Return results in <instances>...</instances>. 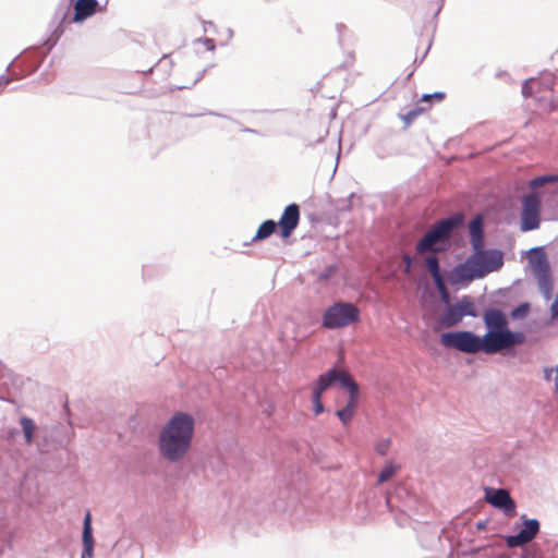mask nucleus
Here are the masks:
<instances>
[{
  "instance_id": "5701e85b",
  "label": "nucleus",
  "mask_w": 558,
  "mask_h": 558,
  "mask_svg": "<svg viewBox=\"0 0 558 558\" xmlns=\"http://www.w3.org/2000/svg\"><path fill=\"white\" fill-rule=\"evenodd\" d=\"M400 469L399 465H396L393 463H388L384 466V469L378 474V484H383L387 482L389 478H391L396 472Z\"/></svg>"
},
{
  "instance_id": "dca6fc26",
  "label": "nucleus",
  "mask_w": 558,
  "mask_h": 558,
  "mask_svg": "<svg viewBox=\"0 0 558 558\" xmlns=\"http://www.w3.org/2000/svg\"><path fill=\"white\" fill-rule=\"evenodd\" d=\"M97 0H76L74 3L73 22L80 23L93 16L97 12H101Z\"/></svg>"
},
{
  "instance_id": "b1692460",
  "label": "nucleus",
  "mask_w": 558,
  "mask_h": 558,
  "mask_svg": "<svg viewBox=\"0 0 558 558\" xmlns=\"http://www.w3.org/2000/svg\"><path fill=\"white\" fill-rule=\"evenodd\" d=\"M553 182H558V175H542V177L534 178L530 182V186L532 189H537L547 183H553Z\"/></svg>"
},
{
  "instance_id": "a878e982",
  "label": "nucleus",
  "mask_w": 558,
  "mask_h": 558,
  "mask_svg": "<svg viewBox=\"0 0 558 558\" xmlns=\"http://www.w3.org/2000/svg\"><path fill=\"white\" fill-rule=\"evenodd\" d=\"M544 375L547 381L554 380L555 391H558V368H545Z\"/></svg>"
},
{
  "instance_id": "f03ea898",
  "label": "nucleus",
  "mask_w": 558,
  "mask_h": 558,
  "mask_svg": "<svg viewBox=\"0 0 558 558\" xmlns=\"http://www.w3.org/2000/svg\"><path fill=\"white\" fill-rule=\"evenodd\" d=\"M474 253L463 264L457 265L451 274L452 282H471L501 268L502 253L497 250L473 248Z\"/></svg>"
},
{
  "instance_id": "2f4dec72",
  "label": "nucleus",
  "mask_w": 558,
  "mask_h": 558,
  "mask_svg": "<svg viewBox=\"0 0 558 558\" xmlns=\"http://www.w3.org/2000/svg\"><path fill=\"white\" fill-rule=\"evenodd\" d=\"M413 112H415L416 117H420L426 111V108L424 107H415L412 109Z\"/></svg>"
},
{
  "instance_id": "20e7f679",
  "label": "nucleus",
  "mask_w": 558,
  "mask_h": 558,
  "mask_svg": "<svg viewBox=\"0 0 558 558\" xmlns=\"http://www.w3.org/2000/svg\"><path fill=\"white\" fill-rule=\"evenodd\" d=\"M360 308L350 302H336L323 314L322 324L327 329H342L360 323Z\"/></svg>"
},
{
  "instance_id": "39448f33",
  "label": "nucleus",
  "mask_w": 558,
  "mask_h": 558,
  "mask_svg": "<svg viewBox=\"0 0 558 558\" xmlns=\"http://www.w3.org/2000/svg\"><path fill=\"white\" fill-rule=\"evenodd\" d=\"M522 94L524 97L536 96L539 108L545 113H551L558 109V97L551 87L544 85L539 80L530 78L523 83Z\"/></svg>"
},
{
  "instance_id": "c85d7f7f",
  "label": "nucleus",
  "mask_w": 558,
  "mask_h": 558,
  "mask_svg": "<svg viewBox=\"0 0 558 558\" xmlns=\"http://www.w3.org/2000/svg\"><path fill=\"white\" fill-rule=\"evenodd\" d=\"M198 80V73H196L190 81L182 82V84H177L178 89L187 88L189 85L194 84Z\"/></svg>"
},
{
  "instance_id": "f3484780",
  "label": "nucleus",
  "mask_w": 558,
  "mask_h": 558,
  "mask_svg": "<svg viewBox=\"0 0 558 558\" xmlns=\"http://www.w3.org/2000/svg\"><path fill=\"white\" fill-rule=\"evenodd\" d=\"M470 238L473 248L484 247L483 219L476 216L469 225Z\"/></svg>"
},
{
  "instance_id": "c756f323",
  "label": "nucleus",
  "mask_w": 558,
  "mask_h": 558,
  "mask_svg": "<svg viewBox=\"0 0 558 558\" xmlns=\"http://www.w3.org/2000/svg\"><path fill=\"white\" fill-rule=\"evenodd\" d=\"M402 260L404 263V272L409 274L411 270L412 258H411V256L405 254V255H403Z\"/></svg>"
},
{
  "instance_id": "bb28decb",
  "label": "nucleus",
  "mask_w": 558,
  "mask_h": 558,
  "mask_svg": "<svg viewBox=\"0 0 558 558\" xmlns=\"http://www.w3.org/2000/svg\"><path fill=\"white\" fill-rule=\"evenodd\" d=\"M445 98V94L441 92H437L434 94H425L422 96L421 101L422 102H432L433 100L441 101Z\"/></svg>"
},
{
  "instance_id": "7c9ffc66",
  "label": "nucleus",
  "mask_w": 558,
  "mask_h": 558,
  "mask_svg": "<svg viewBox=\"0 0 558 558\" xmlns=\"http://www.w3.org/2000/svg\"><path fill=\"white\" fill-rule=\"evenodd\" d=\"M416 114L415 112H413L412 110H410L407 114L403 116V121L407 123V124H411L415 119H416Z\"/></svg>"
},
{
  "instance_id": "cd10ccee",
  "label": "nucleus",
  "mask_w": 558,
  "mask_h": 558,
  "mask_svg": "<svg viewBox=\"0 0 558 558\" xmlns=\"http://www.w3.org/2000/svg\"><path fill=\"white\" fill-rule=\"evenodd\" d=\"M389 445V440H383L376 445L375 450L378 454L385 456L388 452Z\"/></svg>"
},
{
  "instance_id": "4468645a",
  "label": "nucleus",
  "mask_w": 558,
  "mask_h": 558,
  "mask_svg": "<svg viewBox=\"0 0 558 558\" xmlns=\"http://www.w3.org/2000/svg\"><path fill=\"white\" fill-rule=\"evenodd\" d=\"M159 450L169 461H174V416L168 421L161 430Z\"/></svg>"
},
{
  "instance_id": "a211bd4d",
  "label": "nucleus",
  "mask_w": 558,
  "mask_h": 558,
  "mask_svg": "<svg viewBox=\"0 0 558 558\" xmlns=\"http://www.w3.org/2000/svg\"><path fill=\"white\" fill-rule=\"evenodd\" d=\"M83 544H84L85 554L87 556L92 557L93 549H94V538H93V534H92V515L89 512H87L84 518Z\"/></svg>"
},
{
  "instance_id": "412c9836",
  "label": "nucleus",
  "mask_w": 558,
  "mask_h": 558,
  "mask_svg": "<svg viewBox=\"0 0 558 558\" xmlns=\"http://www.w3.org/2000/svg\"><path fill=\"white\" fill-rule=\"evenodd\" d=\"M456 305L462 318L464 316H476L475 305L470 296H463L459 302L456 303Z\"/></svg>"
},
{
  "instance_id": "0eeeda50",
  "label": "nucleus",
  "mask_w": 558,
  "mask_h": 558,
  "mask_svg": "<svg viewBox=\"0 0 558 558\" xmlns=\"http://www.w3.org/2000/svg\"><path fill=\"white\" fill-rule=\"evenodd\" d=\"M194 435V418L186 413H177V460L187 453Z\"/></svg>"
},
{
  "instance_id": "2eb2a0df",
  "label": "nucleus",
  "mask_w": 558,
  "mask_h": 558,
  "mask_svg": "<svg viewBox=\"0 0 558 558\" xmlns=\"http://www.w3.org/2000/svg\"><path fill=\"white\" fill-rule=\"evenodd\" d=\"M424 262H425V266H426L427 270L429 271L430 276L433 277V280H434L438 291L441 293L442 300L445 302H448L449 295H448V291H447L446 284L444 282V279L440 275L438 257L434 256V255H428L424 258Z\"/></svg>"
},
{
  "instance_id": "6ab92c4d",
  "label": "nucleus",
  "mask_w": 558,
  "mask_h": 558,
  "mask_svg": "<svg viewBox=\"0 0 558 558\" xmlns=\"http://www.w3.org/2000/svg\"><path fill=\"white\" fill-rule=\"evenodd\" d=\"M462 320V316L457 310V305H451L447 308L441 317V323L446 327H453Z\"/></svg>"
},
{
  "instance_id": "f8f14e48",
  "label": "nucleus",
  "mask_w": 558,
  "mask_h": 558,
  "mask_svg": "<svg viewBox=\"0 0 558 558\" xmlns=\"http://www.w3.org/2000/svg\"><path fill=\"white\" fill-rule=\"evenodd\" d=\"M532 268L541 292L547 300L550 299L553 292V278L548 262L544 257L538 258L533 263Z\"/></svg>"
},
{
  "instance_id": "aec40b11",
  "label": "nucleus",
  "mask_w": 558,
  "mask_h": 558,
  "mask_svg": "<svg viewBox=\"0 0 558 558\" xmlns=\"http://www.w3.org/2000/svg\"><path fill=\"white\" fill-rule=\"evenodd\" d=\"M277 228V223L274 220L264 221L257 229L256 234L253 238V241L265 240L270 236Z\"/></svg>"
},
{
  "instance_id": "1a4fd4ad",
  "label": "nucleus",
  "mask_w": 558,
  "mask_h": 558,
  "mask_svg": "<svg viewBox=\"0 0 558 558\" xmlns=\"http://www.w3.org/2000/svg\"><path fill=\"white\" fill-rule=\"evenodd\" d=\"M541 201L537 194H529L522 199V231H531L539 227Z\"/></svg>"
},
{
  "instance_id": "f257e3e1",
  "label": "nucleus",
  "mask_w": 558,
  "mask_h": 558,
  "mask_svg": "<svg viewBox=\"0 0 558 558\" xmlns=\"http://www.w3.org/2000/svg\"><path fill=\"white\" fill-rule=\"evenodd\" d=\"M483 320L487 332L482 338L472 331H452L442 333L440 343L464 353L486 354H495L524 343L525 335L510 330L508 318L500 310H485Z\"/></svg>"
},
{
  "instance_id": "7ed1b4c3",
  "label": "nucleus",
  "mask_w": 558,
  "mask_h": 558,
  "mask_svg": "<svg viewBox=\"0 0 558 558\" xmlns=\"http://www.w3.org/2000/svg\"><path fill=\"white\" fill-rule=\"evenodd\" d=\"M462 222L463 216L461 214L438 221L417 242L416 253L426 257L428 255L436 256V254L447 251L452 231Z\"/></svg>"
},
{
  "instance_id": "9b49d317",
  "label": "nucleus",
  "mask_w": 558,
  "mask_h": 558,
  "mask_svg": "<svg viewBox=\"0 0 558 558\" xmlns=\"http://www.w3.org/2000/svg\"><path fill=\"white\" fill-rule=\"evenodd\" d=\"M539 532V522L536 519H525L523 526L515 535L506 538V544L510 548L519 547L530 543Z\"/></svg>"
},
{
  "instance_id": "9d476101",
  "label": "nucleus",
  "mask_w": 558,
  "mask_h": 558,
  "mask_svg": "<svg viewBox=\"0 0 558 558\" xmlns=\"http://www.w3.org/2000/svg\"><path fill=\"white\" fill-rule=\"evenodd\" d=\"M485 499L493 507L502 510L505 515L512 518L515 515L517 506L514 500L511 498L508 490L499 488V489H486Z\"/></svg>"
},
{
  "instance_id": "6e6552de",
  "label": "nucleus",
  "mask_w": 558,
  "mask_h": 558,
  "mask_svg": "<svg viewBox=\"0 0 558 558\" xmlns=\"http://www.w3.org/2000/svg\"><path fill=\"white\" fill-rule=\"evenodd\" d=\"M341 374L342 369L331 368L317 378L312 392V402L315 415H319L324 412L322 396L333 384L340 381Z\"/></svg>"
},
{
  "instance_id": "473e14b6",
  "label": "nucleus",
  "mask_w": 558,
  "mask_h": 558,
  "mask_svg": "<svg viewBox=\"0 0 558 558\" xmlns=\"http://www.w3.org/2000/svg\"><path fill=\"white\" fill-rule=\"evenodd\" d=\"M82 558H84V557H82Z\"/></svg>"
},
{
  "instance_id": "ddd939ff",
  "label": "nucleus",
  "mask_w": 558,
  "mask_h": 558,
  "mask_svg": "<svg viewBox=\"0 0 558 558\" xmlns=\"http://www.w3.org/2000/svg\"><path fill=\"white\" fill-rule=\"evenodd\" d=\"M300 221V207L296 204L288 205L279 221L276 222L277 227H279L280 235L282 238H289L294 229L298 227Z\"/></svg>"
},
{
  "instance_id": "393cba45",
  "label": "nucleus",
  "mask_w": 558,
  "mask_h": 558,
  "mask_svg": "<svg viewBox=\"0 0 558 558\" xmlns=\"http://www.w3.org/2000/svg\"><path fill=\"white\" fill-rule=\"evenodd\" d=\"M530 305L527 303L520 304L518 307L513 308L511 312V317L517 318H523L529 313Z\"/></svg>"
},
{
  "instance_id": "423d86ee",
  "label": "nucleus",
  "mask_w": 558,
  "mask_h": 558,
  "mask_svg": "<svg viewBox=\"0 0 558 558\" xmlns=\"http://www.w3.org/2000/svg\"><path fill=\"white\" fill-rule=\"evenodd\" d=\"M339 384L349 390V399L344 408L337 410L336 415L343 425H348L352 421L357 409L359 386L351 375L344 369H342Z\"/></svg>"
},
{
  "instance_id": "4be33fe9",
  "label": "nucleus",
  "mask_w": 558,
  "mask_h": 558,
  "mask_svg": "<svg viewBox=\"0 0 558 558\" xmlns=\"http://www.w3.org/2000/svg\"><path fill=\"white\" fill-rule=\"evenodd\" d=\"M20 424H21L23 433H24L25 442L28 445L32 444L34 433L36 430V425L34 423V421L29 417L22 416L20 418Z\"/></svg>"
}]
</instances>
